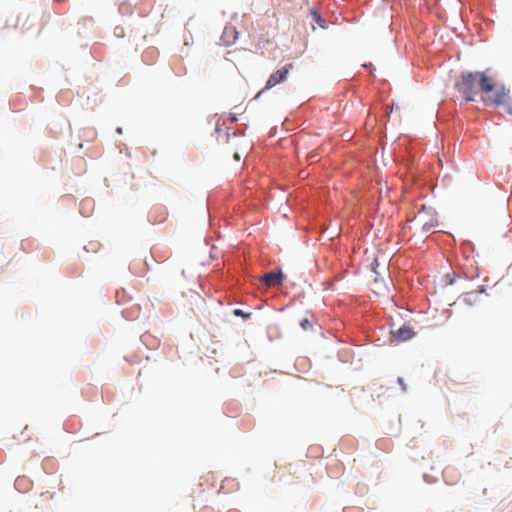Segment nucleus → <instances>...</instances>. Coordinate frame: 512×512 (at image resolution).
I'll return each instance as SVG.
<instances>
[{
    "instance_id": "nucleus-11",
    "label": "nucleus",
    "mask_w": 512,
    "mask_h": 512,
    "mask_svg": "<svg viewBox=\"0 0 512 512\" xmlns=\"http://www.w3.org/2000/svg\"><path fill=\"white\" fill-rule=\"evenodd\" d=\"M454 378H460L461 380H464L465 378L463 377H460V375L456 374V373H453V378H450V381L451 382H456V379Z\"/></svg>"
},
{
    "instance_id": "nucleus-7",
    "label": "nucleus",
    "mask_w": 512,
    "mask_h": 512,
    "mask_svg": "<svg viewBox=\"0 0 512 512\" xmlns=\"http://www.w3.org/2000/svg\"><path fill=\"white\" fill-rule=\"evenodd\" d=\"M224 37H232V41L234 42L237 38V31L234 27H226L224 30Z\"/></svg>"
},
{
    "instance_id": "nucleus-10",
    "label": "nucleus",
    "mask_w": 512,
    "mask_h": 512,
    "mask_svg": "<svg viewBox=\"0 0 512 512\" xmlns=\"http://www.w3.org/2000/svg\"><path fill=\"white\" fill-rule=\"evenodd\" d=\"M233 313H234V315L240 316V317H243V318H248L249 317V314L244 313L241 309H235Z\"/></svg>"
},
{
    "instance_id": "nucleus-12",
    "label": "nucleus",
    "mask_w": 512,
    "mask_h": 512,
    "mask_svg": "<svg viewBox=\"0 0 512 512\" xmlns=\"http://www.w3.org/2000/svg\"><path fill=\"white\" fill-rule=\"evenodd\" d=\"M234 158H235V160L239 161V160H240V156H239V154H238V153H235V154H234Z\"/></svg>"
},
{
    "instance_id": "nucleus-2",
    "label": "nucleus",
    "mask_w": 512,
    "mask_h": 512,
    "mask_svg": "<svg viewBox=\"0 0 512 512\" xmlns=\"http://www.w3.org/2000/svg\"><path fill=\"white\" fill-rule=\"evenodd\" d=\"M410 228L415 230V233H426L437 227L438 219L435 210L431 207L423 206L416 215L409 220Z\"/></svg>"
},
{
    "instance_id": "nucleus-9",
    "label": "nucleus",
    "mask_w": 512,
    "mask_h": 512,
    "mask_svg": "<svg viewBox=\"0 0 512 512\" xmlns=\"http://www.w3.org/2000/svg\"><path fill=\"white\" fill-rule=\"evenodd\" d=\"M300 326L303 330H308L310 328H312V324L311 322L309 321L308 318H304L300 321Z\"/></svg>"
},
{
    "instance_id": "nucleus-5",
    "label": "nucleus",
    "mask_w": 512,
    "mask_h": 512,
    "mask_svg": "<svg viewBox=\"0 0 512 512\" xmlns=\"http://www.w3.org/2000/svg\"><path fill=\"white\" fill-rule=\"evenodd\" d=\"M392 338L398 342H403L411 339L415 332L407 325H403L397 330L391 331Z\"/></svg>"
},
{
    "instance_id": "nucleus-8",
    "label": "nucleus",
    "mask_w": 512,
    "mask_h": 512,
    "mask_svg": "<svg viewBox=\"0 0 512 512\" xmlns=\"http://www.w3.org/2000/svg\"><path fill=\"white\" fill-rule=\"evenodd\" d=\"M311 15H312L313 19L319 24V26L324 27L325 21L322 19V17L320 16V14L318 12H316L315 10H312Z\"/></svg>"
},
{
    "instance_id": "nucleus-3",
    "label": "nucleus",
    "mask_w": 512,
    "mask_h": 512,
    "mask_svg": "<svg viewBox=\"0 0 512 512\" xmlns=\"http://www.w3.org/2000/svg\"><path fill=\"white\" fill-rule=\"evenodd\" d=\"M292 68H293V64L288 63L281 69H278L277 71L272 73L266 82L265 88L262 91H260L257 96H259L263 91L269 90V89L275 87L276 85L286 81L288 78V74Z\"/></svg>"
},
{
    "instance_id": "nucleus-4",
    "label": "nucleus",
    "mask_w": 512,
    "mask_h": 512,
    "mask_svg": "<svg viewBox=\"0 0 512 512\" xmlns=\"http://www.w3.org/2000/svg\"><path fill=\"white\" fill-rule=\"evenodd\" d=\"M260 280L267 286V287H275L282 283L283 275L281 271H271L269 273H266L260 277Z\"/></svg>"
},
{
    "instance_id": "nucleus-1",
    "label": "nucleus",
    "mask_w": 512,
    "mask_h": 512,
    "mask_svg": "<svg viewBox=\"0 0 512 512\" xmlns=\"http://www.w3.org/2000/svg\"><path fill=\"white\" fill-rule=\"evenodd\" d=\"M455 88L466 101H475V96L480 93L486 106L503 107L512 116L510 91L489 75L488 71L462 73Z\"/></svg>"
},
{
    "instance_id": "nucleus-6",
    "label": "nucleus",
    "mask_w": 512,
    "mask_h": 512,
    "mask_svg": "<svg viewBox=\"0 0 512 512\" xmlns=\"http://www.w3.org/2000/svg\"><path fill=\"white\" fill-rule=\"evenodd\" d=\"M483 286H479L478 289L470 292H466L460 296V299L467 305H473L478 301V296L484 293Z\"/></svg>"
}]
</instances>
